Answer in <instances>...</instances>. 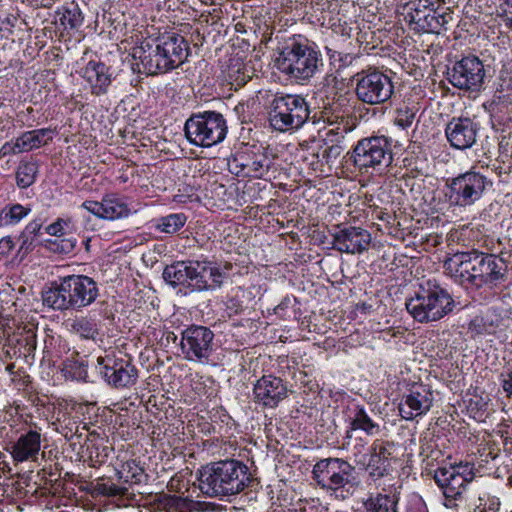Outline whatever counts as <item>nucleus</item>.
Wrapping results in <instances>:
<instances>
[{
  "mask_svg": "<svg viewBox=\"0 0 512 512\" xmlns=\"http://www.w3.org/2000/svg\"><path fill=\"white\" fill-rule=\"evenodd\" d=\"M355 468L340 458L321 459L313 467V479L326 490L337 491L352 484Z\"/></svg>",
  "mask_w": 512,
  "mask_h": 512,
  "instance_id": "ddd939ff",
  "label": "nucleus"
},
{
  "mask_svg": "<svg viewBox=\"0 0 512 512\" xmlns=\"http://www.w3.org/2000/svg\"><path fill=\"white\" fill-rule=\"evenodd\" d=\"M59 22L65 29L77 28L83 22L82 13L77 6L65 8L61 13Z\"/></svg>",
  "mask_w": 512,
  "mask_h": 512,
  "instance_id": "a19ab883",
  "label": "nucleus"
},
{
  "mask_svg": "<svg viewBox=\"0 0 512 512\" xmlns=\"http://www.w3.org/2000/svg\"><path fill=\"white\" fill-rule=\"evenodd\" d=\"M117 475L124 483L139 484L144 481L146 474L135 460L124 462L117 470Z\"/></svg>",
  "mask_w": 512,
  "mask_h": 512,
  "instance_id": "72a5a7b5",
  "label": "nucleus"
},
{
  "mask_svg": "<svg viewBox=\"0 0 512 512\" xmlns=\"http://www.w3.org/2000/svg\"><path fill=\"white\" fill-rule=\"evenodd\" d=\"M231 268H232V265H231L230 263H226V264L224 265V270H225V271H229Z\"/></svg>",
  "mask_w": 512,
  "mask_h": 512,
  "instance_id": "864d4df0",
  "label": "nucleus"
},
{
  "mask_svg": "<svg viewBox=\"0 0 512 512\" xmlns=\"http://www.w3.org/2000/svg\"><path fill=\"white\" fill-rule=\"evenodd\" d=\"M97 362L100 374L114 388H128L136 383L138 371L129 360L99 357Z\"/></svg>",
  "mask_w": 512,
  "mask_h": 512,
  "instance_id": "f3484780",
  "label": "nucleus"
},
{
  "mask_svg": "<svg viewBox=\"0 0 512 512\" xmlns=\"http://www.w3.org/2000/svg\"><path fill=\"white\" fill-rule=\"evenodd\" d=\"M38 166L35 162H21L16 171V183L20 188L31 186L36 179Z\"/></svg>",
  "mask_w": 512,
  "mask_h": 512,
  "instance_id": "e433bc0d",
  "label": "nucleus"
},
{
  "mask_svg": "<svg viewBox=\"0 0 512 512\" xmlns=\"http://www.w3.org/2000/svg\"><path fill=\"white\" fill-rule=\"evenodd\" d=\"M389 443L375 441L372 445V452L367 469L372 477H383L386 474V462L390 456L387 449Z\"/></svg>",
  "mask_w": 512,
  "mask_h": 512,
  "instance_id": "bb28decb",
  "label": "nucleus"
},
{
  "mask_svg": "<svg viewBox=\"0 0 512 512\" xmlns=\"http://www.w3.org/2000/svg\"><path fill=\"white\" fill-rule=\"evenodd\" d=\"M81 75L89 84L91 93L95 96L106 94L112 83L110 68L100 61H89L82 69Z\"/></svg>",
  "mask_w": 512,
  "mask_h": 512,
  "instance_id": "b1692460",
  "label": "nucleus"
},
{
  "mask_svg": "<svg viewBox=\"0 0 512 512\" xmlns=\"http://www.w3.org/2000/svg\"><path fill=\"white\" fill-rule=\"evenodd\" d=\"M96 490L98 493L108 497L125 496L128 493L127 487L118 486L112 482L98 483Z\"/></svg>",
  "mask_w": 512,
  "mask_h": 512,
  "instance_id": "37998d69",
  "label": "nucleus"
},
{
  "mask_svg": "<svg viewBox=\"0 0 512 512\" xmlns=\"http://www.w3.org/2000/svg\"><path fill=\"white\" fill-rule=\"evenodd\" d=\"M214 333L204 326H190L182 332L180 347L188 361L204 362L213 350Z\"/></svg>",
  "mask_w": 512,
  "mask_h": 512,
  "instance_id": "2eb2a0df",
  "label": "nucleus"
},
{
  "mask_svg": "<svg viewBox=\"0 0 512 512\" xmlns=\"http://www.w3.org/2000/svg\"><path fill=\"white\" fill-rule=\"evenodd\" d=\"M176 339H177V336L173 335V341H176Z\"/></svg>",
  "mask_w": 512,
  "mask_h": 512,
  "instance_id": "13d9d810",
  "label": "nucleus"
},
{
  "mask_svg": "<svg viewBox=\"0 0 512 512\" xmlns=\"http://www.w3.org/2000/svg\"><path fill=\"white\" fill-rule=\"evenodd\" d=\"M42 435L37 430H29L19 436L12 445L11 456L16 462L36 461L41 450Z\"/></svg>",
  "mask_w": 512,
  "mask_h": 512,
  "instance_id": "393cba45",
  "label": "nucleus"
},
{
  "mask_svg": "<svg viewBox=\"0 0 512 512\" xmlns=\"http://www.w3.org/2000/svg\"><path fill=\"white\" fill-rule=\"evenodd\" d=\"M309 107L300 95H276L269 110V123L279 132L296 130L303 126L309 118Z\"/></svg>",
  "mask_w": 512,
  "mask_h": 512,
  "instance_id": "0eeeda50",
  "label": "nucleus"
},
{
  "mask_svg": "<svg viewBox=\"0 0 512 512\" xmlns=\"http://www.w3.org/2000/svg\"><path fill=\"white\" fill-rule=\"evenodd\" d=\"M445 134L452 147L464 150L475 144L478 126L468 117H454L446 125Z\"/></svg>",
  "mask_w": 512,
  "mask_h": 512,
  "instance_id": "412c9836",
  "label": "nucleus"
},
{
  "mask_svg": "<svg viewBox=\"0 0 512 512\" xmlns=\"http://www.w3.org/2000/svg\"><path fill=\"white\" fill-rule=\"evenodd\" d=\"M158 509L164 512H187L191 502L177 495H161L157 503Z\"/></svg>",
  "mask_w": 512,
  "mask_h": 512,
  "instance_id": "f704fd0d",
  "label": "nucleus"
},
{
  "mask_svg": "<svg viewBox=\"0 0 512 512\" xmlns=\"http://www.w3.org/2000/svg\"><path fill=\"white\" fill-rule=\"evenodd\" d=\"M509 483L512 485V475L509 478Z\"/></svg>",
  "mask_w": 512,
  "mask_h": 512,
  "instance_id": "4d7b16f0",
  "label": "nucleus"
},
{
  "mask_svg": "<svg viewBox=\"0 0 512 512\" xmlns=\"http://www.w3.org/2000/svg\"><path fill=\"white\" fill-rule=\"evenodd\" d=\"M334 144L327 146L321 155V159H319L316 163V167L314 170H319L324 172V166L327 165L331 167V165L335 162V160L341 155L343 152V147L339 145L337 142H333Z\"/></svg>",
  "mask_w": 512,
  "mask_h": 512,
  "instance_id": "ea45409f",
  "label": "nucleus"
},
{
  "mask_svg": "<svg viewBox=\"0 0 512 512\" xmlns=\"http://www.w3.org/2000/svg\"><path fill=\"white\" fill-rule=\"evenodd\" d=\"M353 162L360 170L388 166L392 161L390 144L385 137H369L358 142Z\"/></svg>",
  "mask_w": 512,
  "mask_h": 512,
  "instance_id": "4468645a",
  "label": "nucleus"
},
{
  "mask_svg": "<svg viewBox=\"0 0 512 512\" xmlns=\"http://www.w3.org/2000/svg\"><path fill=\"white\" fill-rule=\"evenodd\" d=\"M502 377H503L502 388L508 396H511L512 395V368H511V371L509 373H507V375L502 374Z\"/></svg>",
  "mask_w": 512,
  "mask_h": 512,
  "instance_id": "de8ad7c7",
  "label": "nucleus"
},
{
  "mask_svg": "<svg viewBox=\"0 0 512 512\" xmlns=\"http://www.w3.org/2000/svg\"><path fill=\"white\" fill-rule=\"evenodd\" d=\"M473 478V467L468 463L440 467L435 471L434 480L443 492L446 508L456 509L463 502L467 484Z\"/></svg>",
  "mask_w": 512,
  "mask_h": 512,
  "instance_id": "1a4fd4ad",
  "label": "nucleus"
},
{
  "mask_svg": "<svg viewBox=\"0 0 512 512\" xmlns=\"http://www.w3.org/2000/svg\"><path fill=\"white\" fill-rule=\"evenodd\" d=\"M82 208L86 209L87 211H89L90 213L95 215L96 217L103 219L102 200L100 202L87 200L82 203Z\"/></svg>",
  "mask_w": 512,
  "mask_h": 512,
  "instance_id": "a18cd8bd",
  "label": "nucleus"
},
{
  "mask_svg": "<svg viewBox=\"0 0 512 512\" xmlns=\"http://www.w3.org/2000/svg\"><path fill=\"white\" fill-rule=\"evenodd\" d=\"M35 2L38 6L44 7V8H50L57 0H32Z\"/></svg>",
  "mask_w": 512,
  "mask_h": 512,
  "instance_id": "09e8293b",
  "label": "nucleus"
},
{
  "mask_svg": "<svg viewBox=\"0 0 512 512\" xmlns=\"http://www.w3.org/2000/svg\"><path fill=\"white\" fill-rule=\"evenodd\" d=\"M189 262L190 287L193 291L203 292L222 286L226 272L219 265L208 260H189Z\"/></svg>",
  "mask_w": 512,
  "mask_h": 512,
  "instance_id": "a211bd4d",
  "label": "nucleus"
},
{
  "mask_svg": "<svg viewBox=\"0 0 512 512\" xmlns=\"http://www.w3.org/2000/svg\"><path fill=\"white\" fill-rule=\"evenodd\" d=\"M103 219L116 220L130 214L128 204L115 194H108L102 198Z\"/></svg>",
  "mask_w": 512,
  "mask_h": 512,
  "instance_id": "c756f323",
  "label": "nucleus"
},
{
  "mask_svg": "<svg viewBox=\"0 0 512 512\" xmlns=\"http://www.w3.org/2000/svg\"><path fill=\"white\" fill-rule=\"evenodd\" d=\"M486 184L485 176L469 171L447 180L445 196L451 205L467 207L481 198Z\"/></svg>",
  "mask_w": 512,
  "mask_h": 512,
  "instance_id": "f8f14e48",
  "label": "nucleus"
},
{
  "mask_svg": "<svg viewBox=\"0 0 512 512\" xmlns=\"http://www.w3.org/2000/svg\"><path fill=\"white\" fill-rule=\"evenodd\" d=\"M186 220L183 213L170 214L162 217L156 227L163 233L174 234L184 226Z\"/></svg>",
  "mask_w": 512,
  "mask_h": 512,
  "instance_id": "4c0bfd02",
  "label": "nucleus"
},
{
  "mask_svg": "<svg viewBox=\"0 0 512 512\" xmlns=\"http://www.w3.org/2000/svg\"><path fill=\"white\" fill-rule=\"evenodd\" d=\"M478 504L476 509L479 512H498L500 507V500L498 497L484 492L478 497Z\"/></svg>",
  "mask_w": 512,
  "mask_h": 512,
  "instance_id": "79ce46f5",
  "label": "nucleus"
},
{
  "mask_svg": "<svg viewBox=\"0 0 512 512\" xmlns=\"http://www.w3.org/2000/svg\"><path fill=\"white\" fill-rule=\"evenodd\" d=\"M42 292L43 304L59 311L76 310L92 304L98 296L97 283L85 275H69Z\"/></svg>",
  "mask_w": 512,
  "mask_h": 512,
  "instance_id": "20e7f679",
  "label": "nucleus"
},
{
  "mask_svg": "<svg viewBox=\"0 0 512 512\" xmlns=\"http://www.w3.org/2000/svg\"><path fill=\"white\" fill-rule=\"evenodd\" d=\"M253 394L255 402L274 408L287 397V387L281 378L264 375L255 383Z\"/></svg>",
  "mask_w": 512,
  "mask_h": 512,
  "instance_id": "4be33fe9",
  "label": "nucleus"
},
{
  "mask_svg": "<svg viewBox=\"0 0 512 512\" xmlns=\"http://www.w3.org/2000/svg\"><path fill=\"white\" fill-rule=\"evenodd\" d=\"M52 131L48 128L35 129L22 133L17 137L22 152H28L33 149L46 145L52 140Z\"/></svg>",
  "mask_w": 512,
  "mask_h": 512,
  "instance_id": "c85d7f7f",
  "label": "nucleus"
},
{
  "mask_svg": "<svg viewBox=\"0 0 512 512\" xmlns=\"http://www.w3.org/2000/svg\"><path fill=\"white\" fill-rule=\"evenodd\" d=\"M10 373L13 372V369H14V364H9L6 368Z\"/></svg>",
  "mask_w": 512,
  "mask_h": 512,
  "instance_id": "5fc2aeb1",
  "label": "nucleus"
},
{
  "mask_svg": "<svg viewBox=\"0 0 512 512\" xmlns=\"http://www.w3.org/2000/svg\"><path fill=\"white\" fill-rule=\"evenodd\" d=\"M448 75L449 81L454 87L477 92L484 83L485 69L479 58L468 56L457 61Z\"/></svg>",
  "mask_w": 512,
  "mask_h": 512,
  "instance_id": "dca6fc26",
  "label": "nucleus"
},
{
  "mask_svg": "<svg viewBox=\"0 0 512 512\" xmlns=\"http://www.w3.org/2000/svg\"><path fill=\"white\" fill-rule=\"evenodd\" d=\"M433 392L425 385H413L399 404V413L405 420L425 415L433 404Z\"/></svg>",
  "mask_w": 512,
  "mask_h": 512,
  "instance_id": "6ab92c4d",
  "label": "nucleus"
},
{
  "mask_svg": "<svg viewBox=\"0 0 512 512\" xmlns=\"http://www.w3.org/2000/svg\"><path fill=\"white\" fill-rule=\"evenodd\" d=\"M70 331L85 339H95L99 333L96 321L87 316H79L71 320Z\"/></svg>",
  "mask_w": 512,
  "mask_h": 512,
  "instance_id": "473e14b6",
  "label": "nucleus"
},
{
  "mask_svg": "<svg viewBox=\"0 0 512 512\" xmlns=\"http://www.w3.org/2000/svg\"><path fill=\"white\" fill-rule=\"evenodd\" d=\"M63 224H64V221L61 220V219H58L56 222L50 224L47 228H46V231L48 234L52 235V236H61L64 234L63 232Z\"/></svg>",
  "mask_w": 512,
  "mask_h": 512,
  "instance_id": "49530a36",
  "label": "nucleus"
},
{
  "mask_svg": "<svg viewBox=\"0 0 512 512\" xmlns=\"http://www.w3.org/2000/svg\"><path fill=\"white\" fill-rule=\"evenodd\" d=\"M371 234L360 227L341 228L333 234V248L341 253L360 254L369 248Z\"/></svg>",
  "mask_w": 512,
  "mask_h": 512,
  "instance_id": "aec40b11",
  "label": "nucleus"
},
{
  "mask_svg": "<svg viewBox=\"0 0 512 512\" xmlns=\"http://www.w3.org/2000/svg\"><path fill=\"white\" fill-rule=\"evenodd\" d=\"M199 488L207 496H228L240 493L251 482L249 468L238 460H222L200 470Z\"/></svg>",
  "mask_w": 512,
  "mask_h": 512,
  "instance_id": "7ed1b4c3",
  "label": "nucleus"
},
{
  "mask_svg": "<svg viewBox=\"0 0 512 512\" xmlns=\"http://www.w3.org/2000/svg\"><path fill=\"white\" fill-rule=\"evenodd\" d=\"M428 287H421L415 297L406 302V309L414 320L420 323L438 321L452 312L454 300L451 295L439 285L430 282Z\"/></svg>",
  "mask_w": 512,
  "mask_h": 512,
  "instance_id": "423d86ee",
  "label": "nucleus"
},
{
  "mask_svg": "<svg viewBox=\"0 0 512 512\" xmlns=\"http://www.w3.org/2000/svg\"><path fill=\"white\" fill-rule=\"evenodd\" d=\"M448 18L450 16L440 14L427 6L416 7L405 17L412 29L418 33H439L448 24Z\"/></svg>",
  "mask_w": 512,
  "mask_h": 512,
  "instance_id": "5701e85b",
  "label": "nucleus"
},
{
  "mask_svg": "<svg viewBox=\"0 0 512 512\" xmlns=\"http://www.w3.org/2000/svg\"><path fill=\"white\" fill-rule=\"evenodd\" d=\"M29 208H26L20 204H14L12 206H7L1 210L0 213V221L1 224L11 225L18 223L23 217H25Z\"/></svg>",
  "mask_w": 512,
  "mask_h": 512,
  "instance_id": "58836bf2",
  "label": "nucleus"
},
{
  "mask_svg": "<svg viewBox=\"0 0 512 512\" xmlns=\"http://www.w3.org/2000/svg\"><path fill=\"white\" fill-rule=\"evenodd\" d=\"M40 228L39 224L37 223H30L27 227H26V230H29L31 233H34L36 232L38 229Z\"/></svg>",
  "mask_w": 512,
  "mask_h": 512,
  "instance_id": "603ef678",
  "label": "nucleus"
},
{
  "mask_svg": "<svg viewBox=\"0 0 512 512\" xmlns=\"http://www.w3.org/2000/svg\"><path fill=\"white\" fill-rule=\"evenodd\" d=\"M354 120L344 114H333L328 117L329 129L326 133V139L330 142L339 143L344 137L353 130Z\"/></svg>",
  "mask_w": 512,
  "mask_h": 512,
  "instance_id": "a878e982",
  "label": "nucleus"
},
{
  "mask_svg": "<svg viewBox=\"0 0 512 512\" xmlns=\"http://www.w3.org/2000/svg\"><path fill=\"white\" fill-rule=\"evenodd\" d=\"M355 94L359 101L368 105H380L393 95L391 78L377 69H368L355 74Z\"/></svg>",
  "mask_w": 512,
  "mask_h": 512,
  "instance_id": "9d476101",
  "label": "nucleus"
},
{
  "mask_svg": "<svg viewBox=\"0 0 512 512\" xmlns=\"http://www.w3.org/2000/svg\"><path fill=\"white\" fill-rule=\"evenodd\" d=\"M419 111L418 103L403 102L396 109L395 124L405 129L410 127L415 120L416 114Z\"/></svg>",
  "mask_w": 512,
  "mask_h": 512,
  "instance_id": "c9c22d12",
  "label": "nucleus"
},
{
  "mask_svg": "<svg viewBox=\"0 0 512 512\" xmlns=\"http://www.w3.org/2000/svg\"><path fill=\"white\" fill-rule=\"evenodd\" d=\"M273 160L274 155L268 148L252 147L228 159V168L237 176L260 179L269 172Z\"/></svg>",
  "mask_w": 512,
  "mask_h": 512,
  "instance_id": "9b49d317",
  "label": "nucleus"
},
{
  "mask_svg": "<svg viewBox=\"0 0 512 512\" xmlns=\"http://www.w3.org/2000/svg\"><path fill=\"white\" fill-rule=\"evenodd\" d=\"M0 245L6 247L8 249H11L12 248V240L10 238H3L0 241Z\"/></svg>",
  "mask_w": 512,
  "mask_h": 512,
  "instance_id": "3c124183",
  "label": "nucleus"
},
{
  "mask_svg": "<svg viewBox=\"0 0 512 512\" xmlns=\"http://www.w3.org/2000/svg\"><path fill=\"white\" fill-rule=\"evenodd\" d=\"M3 165L5 166V170L4 171H8L10 170L13 165H14V162L12 161L11 158H5L3 161H2Z\"/></svg>",
  "mask_w": 512,
  "mask_h": 512,
  "instance_id": "8fccbe9b",
  "label": "nucleus"
},
{
  "mask_svg": "<svg viewBox=\"0 0 512 512\" xmlns=\"http://www.w3.org/2000/svg\"><path fill=\"white\" fill-rule=\"evenodd\" d=\"M356 430H361L368 436H373L380 432V425L368 415L363 407H357L354 416L351 418L347 437H351L350 433Z\"/></svg>",
  "mask_w": 512,
  "mask_h": 512,
  "instance_id": "7c9ffc66",
  "label": "nucleus"
},
{
  "mask_svg": "<svg viewBox=\"0 0 512 512\" xmlns=\"http://www.w3.org/2000/svg\"><path fill=\"white\" fill-rule=\"evenodd\" d=\"M505 3L512 7V0H505Z\"/></svg>",
  "mask_w": 512,
  "mask_h": 512,
  "instance_id": "6e6d98bb",
  "label": "nucleus"
},
{
  "mask_svg": "<svg viewBox=\"0 0 512 512\" xmlns=\"http://www.w3.org/2000/svg\"><path fill=\"white\" fill-rule=\"evenodd\" d=\"M164 280L173 287L179 285L190 286V262L176 261L167 265L163 271Z\"/></svg>",
  "mask_w": 512,
  "mask_h": 512,
  "instance_id": "cd10ccee",
  "label": "nucleus"
},
{
  "mask_svg": "<svg viewBox=\"0 0 512 512\" xmlns=\"http://www.w3.org/2000/svg\"><path fill=\"white\" fill-rule=\"evenodd\" d=\"M398 499L394 495L375 494L363 501L365 512H397Z\"/></svg>",
  "mask_w": 512,
  "mask_h": 512,
  "instance_id": "2f4dec72",
  "label": "nucleus"
},
{
  "mask_svg": "<svg viewBox=\"0 0 512 512\" xmlns=\"http://www.w3.org/2000/svg\"><path fill=\"white\" fill-rule=\"evenodd\" d=\"M321 54L305 41L287 42L275 59L277 69L297 83H305L317 72Z\"/></svg>",
  "mask_w": 512,
  "mask_h": 512,
  "instance_id": "39448f33",
  "label": "nucleus"
},
{
  "mask_svg": "<svg viewBox=\"0 0 512 512\" xmlns=\"http://www.w3.org/2000/svg\"><path fill=\"white\" fill-rule=\"evenodd\" d=\"M19 153H22V150L17 139L4 143L0 148V171L4 172L5 170V166L2 163L5 158H11Z\"/></svg>",
  "mask_w": 512,
  "mask_h": 512,
  "instance_id": "c03bdc74",
  "label": "nucleus"
},
{
  "mask_svg": "<svg viewBox=\"0 0 512 512\" xmlns=\"http://www.w3.org/2000/svg\"><path fill=\"white\" fill-rule=\"evenodd\" d=\"M444 268L459 283L477 288L504 280L507 271L501 258L478 251L456 253L444 262Z\"/></svg>",
  "mask_w": 512,
  "mask_h": 512,
  "instance_id": "f03ea898",
  "label": "nucleus"
},
{
  "mask_svg": "<svg viewBox=\"0 0 512 512\" xmlns=\"http://www.w3.org/2000/svg\"><path fill=\"white\" fill-rule=\"evenodd\" d=\"M184 131L191 144L211 147L224 140L227 134V125L222 114L206 111L192 115L186 121Z\"/></svg>",
  "mask_w": 512,
  "mask_h": 512,
  "instance_id": "6e6552de",
  "label": "nucleus"
},
{
  "mask_svg": "<svg viewBox=\"0 0 512 512\" xmlns=\"http://www.w3.org/2000/svg\"><path fill=\"white\" fill-rule=\"evenodd\" d=\"M189 54V44L179 34L172 33L158 40H144L132 48V66L138 73L158 75L182 65Z\"/></svg>",
  "mask_w": 512,
  "mask_h": 512,
  "instance_id": "f257e3e1",
  "label": "nucleus"
}]
</instances>
